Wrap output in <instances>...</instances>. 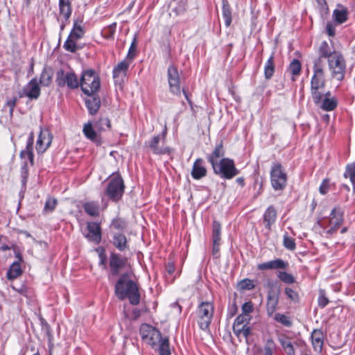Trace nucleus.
<instances>
[{
  "label": "nucleus",
  "instance_id": "1",
  "mask_svg": "<svg viewBox=\"0 0 355 355\" xmlns=\"http://www.w3.org/2000/svg\"><path fill=\"white\" fill-rule=\"evenodd\" d=\"M114 293L120 300L128 299L132 305H137L140 302L138 286L127 272L122 274L116 282Z\"/></svg>",
  "mask_w": 355,
  "mask_h": 355
},
{
  "label": "nucleus",
  "instance_id": "2",
  "mask_svg": "<svg viewBox=\"0 0 355 355\" xmlns=\"http://www.w3.org/2000/svg\"><path fill=\"white\" fill-rule=\"evenodd\" d=\"M310 92L314 103H318L320 98L323 97V89L326 86V80L324 67L321 66L319 61L313 66V76L311 79Z\"/></svg>",
  "mask_w": 355,
  "mask_h": 355
},
{
  "label": "nucleus",
  "instance_id": "3",
  "mask_svg": "<svg viewBox=\"0 0 355 355\" xmlns=\"http://www.w3.org/2000/svg\"><path fill=\"white\" fill-rule=\"evenodd\" d=\"M79 86L85 94H96L101 88L100 78L94 70H85L79 80Z\"/></svg>",
  "mask_w": 355,
  "mask_h": 355
},
{
  "label": "nucleus",
  "instance_id": "4",
  "mask_svg": "<svg viewBox=\"0 0 355 355\" xmlns=\"http://www.w3.org/2000/svg\"><path fill=\"white\" fill-rule=\"evenodd\" d=\"M196 313L199 328L202 331L209 330L214 313L213 304L209 302H200L196 309Z\"/></svg>",
  "mask_w": 355,
  "mask_h": 355
},
{
  "label": "nucleus",
  "instance_id": "5",
  "mask_svg": "<svg viewBox=\"0 0 355 355\" xmlns=\"http://www.w3.org/2000/svg\"><path fill=\"white\" fill-rule=\"evenodd\" d=\"M124 190L125 184L123 178L119 173H113L107 183L105 194L109 200L117 202L122 198Z\"/></svg>",
  "mask_w": 355,
  "mask_h": 355
},
{
  "label": "nucleus",
  "instance_id": "6",
  "mask_svg": "<svg viewBox=\"0 0 355 355\" xmlns=\"http://www.w3.org/2000/svg\"><path fill=\"white\" fill-rule=\"evenodd\" d=\"M270 178L275 191H283L287 184V174L279 162H274L271 166Z\"/></svg>",
  "mask_w": 355,
  "mask_h": 355
},
{
  "label": "nucleus",
  "instance_id": "7",
  "mask_svg": "<svg viewBox=\"0 0 355 355\" xmlns=\"http://www.w3.org/2000/svg\"><path fill=\"white\" fill-rule=\"evenodd\" d=\"M328 67L333 78L338 81H343L346 73V62L340 52L327 61Z\"/></svg>",
  "mask_w": 355,
  "mask_h": 355
},
{
  "label": "nucleus",
  "instance_id": "8",
  "mask_svg": "<svg viewBox=\"0 0 355 355\" xmlns=\"http://www.w3.org/2000/svg\"><path fill=\"white\" fill-rule=\"evenodd\" d=\"M166 137V129L165 128L161 134L153 137L146 141L145 146L155 155H170L173 150L170 147L164 146Z\"/></svg>",
  "mask_w": 355,
  "mask_h": 355
},
{
  "label": "nucleus",
  "instance_id": "9",
  "mask_svg": "<svg viewBox=\"0 0 355 355\" xmlns=\"http://www.w3.org/2000/svg\"><path fill=\"white\" fill-rule=\"evenodd\" d=\"M213 171L225 179H232L239 172L235 167L234 161L229 158H222Z\"/></svg>",
  "mask_w": 355,
  "mask_h": 355
},
{
  "label": "nucleus",
  "instance_id": "10",
  "mask_svg": "<svg viewBox=\"0 0 355 355\" xmlns=\"http://www.w3.org/2000/svg\"><path fill=\"white\" fill-rule=\"evenodd\" d=\"M140 335L141 339L152 347H156L157 343L164 338L160 331L147 324L141 326Z\"/></svg>",
  "mask_w": 355,
  "mask_h": 355
},
{
  "label": "nucleus",
  "instance_id": "11",
  "mask_svg": "<svg viewBox=\"0 0 355 355\" xmlns=\"http://www.w3.org/2000/svg\"><path fill=\"white\" fill-rule=\"evenodd\" d=\"M55 82L60 87L67 85L69 89H74L79 87V79L72 71L65 72L63 69H59L56 72Z\"/></svg>",
  "mask_w": 355,
  "mask_h": 355
},
{
  "label": "nucleus",
  "instance_id": "12",
  "mask_svg": "<svg viewBox=\"0 0 355 355\" xmlns=\"http://www.w3.org/2000/svg\"><path fill=\"white\" fill-rule=\"evenodd\" d=\"M167 78L170 92L177 96L181 94L180 78L178 70L174 65H170L167 70Z\"/></svg>",
  "mask_w": 355,
  "mask_h": 355
},
{
  "label": "nucleus",
  "instance_id": "13",
  "mask_svg": "<svg viewBox=\"0 0 355 355\" xmlns=\"http://www.w3.org/2000/svg\"><path fill=\"white\" fill-rule=\"evenodd\" d=\"M338 53L340 52L335 51L327 41H322L318 49V57L313 60V64L319 61L320 65L324 67L323 59H327L328 61Z\"/></svg>",
  "mask_w": 355,
  "mask_h": 355
},
{
  "label": "nucleus",
  "instance_id": "14",
  "mask_svg": "<svg viewBox=\"0 0 355 355\" xmlns=\"http://www.w3.org/2000/svg\"><path fill=\"white\" fill-rule=\"evenodd\" d=\"M126 262V258L121 257L117 253L112 252L109 259L110 275L113 277L118 276L121 270L125 267Z\"/></svg>",
  "mask_w": 355,
  "mask_h": 355
},
{
  "label": "nucleus",
  "instance_id": "15",
  "mask_svg": "<svg viewBox=\"0 0 355 355\" xmlns=\"http://www.w3.org/2000/svg\"><path fill=\"white\" fill-rule=\"evenodd\" d=\"M53 140V136L48 129H41L36 142V150L38 154L44 153Z\"/></svg>",
  "mask_w": 355,
  "mask_h": 355
},
{
  "label": "nucleus",
  "instance_id": "16",
  "mask_svg": "<svg viewBox=\"0 0 355 355\" xmlns=\"http://www.w3.org/2000/svg\"><path fill=\"white\" fill-rule=\"evenodd\" d=\"M88 232L85 234V238L95 244H98L102 239V230L99 223L88 222L87 223Z\"/></svg>",
  "mask_w": 355,
  "mask_h": 355
},
{
  "label": "nucleus",
  "instance_id": "17",
  "mask_svg": "<svg viewBox=\"0 0 355 355\" xmlns=\"http://www.w3.org/2000/svg\"><path fill=\"white\" fill-rule=\"evenodd\" d=\"M289 264L288 261H284L282 259H275L267 262L259 263L257 265V269L259 270H286L288 268Z\"/></svg>",
  "mask_w": 355,
  "mask_h": 355
},
{
  "label": "nucleus",
  "instance_id": "18",
  "mask_svg": "<svg viewBox=\"0 0 355 355\" xmlns=\"http://www.w3.org/2000/svg\"><path fill=\"white\" fill-rule=\"evenodd\" d=\"M40 95V88L36 78H33L23 89L21 97L25 96L31 100H36Z\"/></svg>",
  "mask_w": 355,
  "mask_h": 355
},
{
  "label": "nucleus",
  "instance_id": "19",
  "mask_svg": "<svg viewBox=\"0 0 355 355\" xmlns=\"http://www.w3.org/2000/svg\"><path fill=\"white\" fill-rule=\"evenodd\" d=\"M131 62L124 59L118 63L113 69L112 76L115 81H122L126 76Z\"/></svg>",
  "mask_w": 355,
  "mask_h": 355
},
{
  "label": "nucleus",
  "instance_id": "20",
  "mask_svg": "<svg viewBox=\"0 0 355 355\" xmlns=\"http://www.w3.org/2000/svg\"><path fill=\"white\" fill-rule=\"evenodd\" d=\"M87 97L85 100V103L89 114L95 115L97 114L101 107V98L96 94H86Z\"/></svg>",
  "mask_w": 355,
  "mask_h": 355
},
{
  "label": "nucleus",
  "instance_id": "21",
  "mask_svg": "<svg viewBox=\"0 0 355 355\" xmlns=\"http://www.w3.org/2000/svg\"><path fill=\"white\" fill-rule=\"evenodd\" d=\"M280 291L275 293L272 291H268L267 295L266 311L268 316H272L277 310L279 304Z\"/></svg>",
  "mask_w": 355,
  "mask_h": 355
},
{
  "label": "nucleus",
  "instance_id": "22",
  "mask_svg": "<svg viewBox=\"0 0 355 355\" xmlns=\"http://www.w3.org/2000/svg\"><path fill=\"white\" fill-rule=\"evenodd\" d=\"M33 143H34V134L31 132L28 137L26 148L20 152L19 157L21 159L26 157L29 161L31 166L34 164V154H33Z\"/></svg>",
  "mask_w": 355,
  "mask_h": 355
},
{
  "label": "nucleus",
  "instance_id": "23",
  "mask_svg": "<svg viewBox=\"0 0 355 355\" xmlns=\"http://www.w3.org/2000/svg\"><path fill=\"white\" fill-rule=\"evenodd\" d=\"M207 168L204 165V160L202 158L196 159L191 170V176L195 180H200L207 175Z\"/></svg>",
  "mask_w": 355,
  "mask_h": 355
},
{
  "label": "nucleus",
  "instance_id": "24",
  "mask_svg": "<svg viewBox=\"0 0 355 355\" xmlns=\"http://www.w3.org/2000/svg\"><path fill=\"white\" fill-rule=\"evenodd\" d=\"M224 155L225 151L223 149V143L220 141L215 146L212 153L207 155V159L208 162L211 164L213 169H215L216 165L218 164V159L220 157L223 158V157L224 156Z\"/></svg>",
  "mask_w": 355,
  "mask_h": 355
},
{
  "label": "nucleus",
  "instance_id": "25",
  "mask_svg": "<svg viewBox=\"0 0 355 355\" xmlns=\"http://www.w3.org/2000/svg\"><path fill=\"white\" fill-rule=\"evenodd\" d=\"M112 239L113 245L118 250L124 252L129 250L128 241L124 234L121 232L114 233Z\"/></svg>",
  "mask_w": 355,
  "mask_h": 355
},
{
  "label": "nucleus",
  "instance_id": "26",
  "mask_svg": "<svg viewBox=\"0 0 355 355\" xmlns=\"http://www.w3.org/2000/svg\"><path fill=\"white\" fill-rule=\"evenodd\" d=\"M312 345L314 350L320 352L324 344V334L321 329H314L311 334Z\"/></svg>",
  "mask_w": 355,
  "mask_h": 355
},
{
  "label": "nucleus",
  "instance_id": "27",
  "mask_svg": "<svg viewBox=\"0 0 355 355\" xmlns=\"http://www.w3.org/2000/svg\"><path fill=\"white\" fill-rule=\"evenodd\" d=\"M332 17L338 24H343L348 19V10L346 7L338 5L333 11Z\"/></svg>",
  "mask_w": 355,
  "mask_h": 355
},
{
  "label": "nucleus",
  "instance_id": "28",
  "mask_svg": "<svg viewBox=\"0 0 355 355\" xmlns=\"http://www.w3.org/2000/svg\"><path fill=\"white\" fill-rule=\"evenodd\" d=\"M58 7L60 15L68 21L72 13L71 0H59Z\"/></svg>",
  "mask_w": 355,
  "mask_h": 355
},
{
  "label": "nucleus",
  "instance_id": "29",
  "mask_svg": "<svg viewBox=\"0 0 355 355\" xmlns=\"http://www.w3.org/2000/svg\"><path fill=\"white\" fill-rule=\"evenodd\" d=\"M314 104L322 110L331 112L337 107L338 101L335 97L324 98L321 97L320 102Z\"/></svg>",
  "mask_w": 355,
  "mask_h": 355
},
{
  "label": "nucleus",
  "instance_id": "30",
  "mask_svg": "<svg viewBox=\"0 0 355 355\" xmlns=\"http://www.w3.org/2000/svg\"><path fill=\"white\" fill-rule=\"evenodd\" d=\"M263 217L266 227L270 230L272 225L275 223L277 218L275 208L273 206L268 207L264 212Z\"/></svg>",
  "mask_w": 355,
  "mask_h": 355
},
{
  "label": "nucleus",
  "instance_id": "31",
  "mask_svg": "<svg viewBox=\"0 0 355 355\" xmlns=\"http://www.w3.org/2000/svg\"><path fill=\"white\" fill-rule=\"evenodd\" d=\"M343 221V213L340 209L334 208L330 213V225L338 229Z\"/></svg>",
  "mask_w": 355,
  "mask_h": 355
},
{
  "label": "nucleus",
  "instance_id": "32",
  "mask_svg": "<svg viewBox=\"0 0 355 355\" xmlns=\"http://www.w3.org/2000/svg\"><path fill=\"white\" fill-rule=\"evenodd\" d=\"M222 3V15L225 19V24L226 27H229L231 25L232 20V10L227 0H223Z\"/></svg>",
  "mask_w": 355,
  "mask_h": 355
},
{
  "label": "nucleus",
  "instance_id": "33",
  "mask_svg": "<svg viewBox=\"0 0 355 355\" xmlns=\"http://www.w3.org/2000/svg\"><path fill=\"white\" fill-rule=\"evenodd\" d=\"M83 133L85 136L90 139L92 141L99 143L100 141L97 137V134L96 131L94 130L92 123L88 122L87 123L85 124L83 129Z\"/></svg>",
  "mask_w": 355,
  "mask_h": 355
},
{
  "label": "nucleus",
  "instance_id": "34",
  "mask_svg": "<svg viewBox=\"0 0 355 355\" xmlns=\"http://www.w3.org/2000/svg\"><path fill=\"white\" fill-rule=\"evenodd\" d=\"M274 54L272 53L264 65V77L266 80H270L275 72Z\"/></svg>",
  "mask_w": 355,
  "mask_h": 355
},
{
  "label": "nucleus",
  "instance_id": "35",
  "mask_svg": "<svg viewBox=\"0 0 355 355\" xmlns=\"http://www.w3.org/2000/svg\"><path fill=\"white\" fill-rule=\"evenodd\" d=\"M302 70V64L299 60L293 59L289 64L288 71L292 74V80H295V77L298 76Z\"/></svg>",
  "mask_w": 355,
  "mask_h": 355
},
{
  "label": "nucleus",
  "instance_id": "36",
  "mask_svg": "<svg viewBox=\"0 0 355 355\" xmlns=\"http://www.w3.org/2000/svg\"><path fill=\"white\" fill-rule=\"evenodd\" d=\"M21 273L20 263L14 261L7 272V277L8 279H14L21 275Z\"/></svg>",
  "mask_w": 355,
  "mask_h": 355
},
{
  "label": "nucleus",
  "instance_id": "37",
  "mask_svg": "<svg viewBox=\"0 0 355 355\" xmlns=\"http://www.w3.org/2000/svg\"><path fill=\"white\" fill-rule=\"evenodd\" d=\"M212 243H220L221 241V225L217 220L212 223Z\"/></svg>",
  "mask_w": 355,
  "mask_h": 355
},
{
  "label": "nucleus",
  "instance_id": "38",
  "mask_svg": "<svg viewBox=\"0 0 355 355\" xmlns=\"http://www.w3.org/2000/svg\"><path fill=\"white\" fill-rule=\"evenodd\" d=\"M85 31L80 24H78V21H74L73 28L71 29L69 36L73 40H78L83 37Z\"/></svg>",
  "mask_w": 355,
  "mask_h": 355
},
{
  "label": "nucleus",
  "instance_id": "39",
  "mask_svg": "<svg viewBox=\"0 0 355 355\" xmlns=\"http://www.w3.org/2000/svg\"><path fill=\"white\" fill-rule=\"evenodd\" d=\"M85 211L91 216H97L99 214V206L97 202H87L83 205Z\"/></svg>",
  "mask_w": 355,
  "mask_h": 355
},
{
  "label": "nucleus",
  "instance_id": "40",
  "mask_svg": "<svg viewBox=\"0 0 355 355\" xmlns=\"http://www.w3.org/2000/svg\"><path fill=\"white\" fill-rule=\"evenodd\" d=\"M158 351L159 355H171L169 348V340L167 337H164L158 343Z\"/></svg>",
  "mask_w": 355,
  "mask_h": 355
},
{
  "label": "nucleus",
  "instance_id": "41",
  "mask_svg": "<svg viewBox=\"0 0 355 355\" xmlns=\"http://www.w3.org/2000/svg\"><path fill=\"white\" fill-rule=\"evenodd\" d=\"M279 343L288 355H295V349L291 340L287 337L279 338Z\"/></svg>",
  "mask_w": 355,
  "mask_h": 355
},
{
  "label": "nucleus",
  "instance_id": "42",
  "mask_svg": "<svg viewBox=\"0 0 355 355\" xmlns=\"http://www.w3.org/2000/svg\"><path fill=\"white\" fill-rule=\"evenodd\" d=\"M276 275L278 279L284 284H292L295 282L294 276L284 270H278Z\"/></svg>",
  "mask_w": 355,
  "mask_h": 355
},
{
  "label": "nucleus",
  "instance_id": "43",
  "mask_svg": "<svg viewBox=\"0 0 355 355\" xmlns=\"http://www.w3.org/2000/svg\"><path fill=\"white\" fill-rule=\"evenodd\" d=\"M95 128L98 131H106L111 128L110 120L107 117H101L95 123Z\"/></svg>",
  "mask_w": 355,
  "mask_h": 355
},
{
  "label": "nucleus",
  "instance_id": "44",
  "mask_svg": "<svg viewBox=\"0 0 355 355\" xmlns=\"http://www.w3.org/2000/svg\"><path fill=\"white\" fill-rule=\"evenodd\" d=\"M116 23L115 22L105 27L101 32L103 37L107 40L113 39L116 32Z\"/></svg>",
  "mask_w": 355,
  "mask_h": 355
},
{
  "label": "nucleus",
  "instance_id": "45",
  "mask_svg": "<svg viewBox=\"0 0 355 355\" xmlns=\"http://www.w3.org/2000/svg\"><path fill=\"white\" fill-rule=\"evenodd\" d=\"M42 330L48 338V345L50 348L53 347V335L50 325L44 320H42Z\"/></svg>",
  "mask_w": 355,
  "mask_h": 355
},
{
  "label": "nucleus",
  "instance_id": "46",
  "mask_svg": "<svg viewBox=\"0 0 355 355\" xmlns=\"http://www.w3.org/2000/svg\"><path fill=\"white\" fill-rule=\"evenodd\" d=\"M274 320L286 327H290L292 326L291 319L290 317L284 314L279 313H275Z\"/></svg>",
  "mask_w": 355,
  "mask_h": 355
},
{
  "label": "nucleus",
  "instance_id": "47",
  "mask_svg": "<svg viewBox=\"0 0 355 355\" xmlns=\"http://www.w3.org/2000/svg\"><path fill=\"white\" fill-rule=\"evenodd\" d=\"M77 40H73L68 36L67 39L64 43L63 48L68 52L75 53L78 49L76 44Z\"/></svg>",
  "mask_w": 355,
  "mask_h": 355
},
{
  "label": "nucleus",
  "instance_id": "48",
  "mask_svg": "<svg viewBox=\"0 0 355 355\" xmlns=\"http://www.w3.org/2000/svg\"><path fill=\"white\" fill-rule=\"evenodd\" d=\"M238 287L241 291H250L254 288L255 285L253 280L246 278L238 283Z\"/></svg>",
  "mask_w": 355,
  "mask_h": 355
},
{
  "label": "nucleus",
  "instance_id": "49",
  "mask_svg": "<svg viewBox=\"0 0 355 355\" xmlns=\"http://www.w3.org/2000/svg\"><path fill=\"white\" fill-rule=\"evenodd\" d=\"M283 245L288 250L293 251L296 248L295 239L285 233L283 236Z\"/></svg>",
  "mask_w": 355,
  "mask_h": 355
},
{
  "label": "nucleus",
  "instance_id": "50",
  "mask_svg": "<svg viewBox=\"0 0 355 355\" xmlns=\"http://www.w3.org/2000/svg\"><path fill=\"white\" fill-rule=\"evenodd\" d=\"M21 182L23 187H26L28 177V173H29V168L28 166V162L26 160H25L21 165Z\"/></svg>",
  "mask_w": 355,
  "mask_h": 355
},
{
  "label": "nucleus",
  "instance_id": "51",
  "mask_svg": "<svg viewBox=\"0 0 355 355\" xmlns=\"http://www.w3.org/2000/svg\"><path fill=\"white\" fill-rule=\"evenodd\" d=\"M136 48H137V36L135 35V37L131 42L130 46L128 49L127 55L125 58V60L132 62V60L136 55Z\"/></svg>",
  "mask_w": 355,
  "mask_h": 355
},
{
  "label": "nucleus",
  "instance_id": "52",
  "mask_svg": "<svg viewBox=\"0 0 355 355\" xmlns=\"http://www.w3.org/2000/svg\"><path fill=\"white\" fill-rule=\"evenodd\" d=\"M111 226L119 231H123L127 227L126 221L121 218H116L112 220Z\"/></svg>",
  "mask_w": 355,
  "mask_h": 355
},
{
  "label": "nucleus",
  "instance_id": "53",
  "mask_svg": "<svg viewBox=\"0 0 355 355\" xmlns=\"http://www.w3.org/2000/svg\"><path fill=\"white\" fill-rule=\"evenodd\" d=\"M345 178H349L350 182H354L355 180V162L351 164H348L346 166L345 171L344 173Z\"/></svg>",
  "mask_w": 355,
  "mask_h": 355
},
{
  "label": "nucleus",
  "instance_id": "54",
  "mask_svg": "<svg viewBox=\"0 0 355 355\" xmlns=\"http://www.w3.org/2000/svg\"><path fill=\"white\" fill-rule=\"evenodd\" d=\"M276 350V344L272 339H268L265 343L263 355H273Z\"/></svg>",
  "mask_w": 355,
  "mask_h": 355
},
{
  "label": "nucleus",
  "instance_id": "55",
  "mask_svg": "<svg viewBox=\"0 0 355 355\" xmlns=\"http://www.w3.org/2000/svg\"><path fill=\"white\" fill-rule=\"evenodd\" d=\"M57 204H58V201L55 198H47V200L45 202L44 207V211L52 212L55 209Z\"/></svg>",
  "mask_w": 355,
  "mask_h": 355
},
{
  "label": "nucleus",
  "instance_id": "56",
  "mask_svg": "<svg viewBox=\"0 0 355 355\" xmlns=\"http://www.w3.org/2000/svg\"><path fill=\"white\" fill-rule=\"evenodd\" d=\"M285 294L288 299L292 300L294 302H297L299 301V295L298 293L294 291L293 288L289 287H286L284 290Z\"/></svg>",
  "mask_w": 355,
  "mask_h": 355
},
{
  "label": "nucleus",
  "instance_id": "57",
  "mask_svg": "<svg viewBox=\"0 0 355 355\" xmlns=\"http://www.w3.org/2000/svg\"><path fill=\"white\" fill-rule=\"evenodd\" d=\"M250 319L251 317L250 315L241 313L236 318L234 322L240 324L248 325Z\"/></svg>",
  "mask_w": 355,
  "mask_h": 355
},
{
  "label": "nucleus",
  "instance_id": "58",
  "mask_svg": "<svg viewBox=\"0 0 355 355\" xmlns=\"http://www.w3.org/2000/svg\"><path fill=\"white\" fill-rule=\"evenodd\" d=\"M329 303L328 298L325 296L324 291L323 290L320 291V295L318 297V306L320 308H324Z\"/></svg>",
  "mask_w": 355,
  "mask_h": 355
},
{
  "label": "nucleus",
  "instance_id": "59",
  "mask_svg": "<svg viewBox=\"0 0 355 355\" xmlns=\"http://www.w3.org/2000/svg\"><path fill=\"white\" fill-rule=\"evenodd\" d=\"M51 80V77L45 71H44L40 76V83L44 86H48L50 84Z\"/></svg>",
  "mask_w": 355,
  "mask_h": 355
},
{
  "label": "nucleus",
  "instance_id": "60",
  "mask_svg": "<svg viewBox=\"0 0 355 355\" xmlns=\"http://www.w3.org/2000/svg\"><path fill=\"white\" fill-rule=\"evenodd\" d=\"M242 313L250 315V313L253 311V304L252 302H245L241 307Z\"/></svg>",
  "mask_w": 355,
  "mask_h": 355
},
{
  "label": "nucleus",
  "instance_id": "61",
  "mask_svg": "<svg viewBox=\"0 0 355 355\" xmlns=\"http://www.w3.org/2000/svg\"><path fill=\"white\" fill-rule=\"evenodd\" d=\"M329 189V180L328 179H324L321 183L319 187V191L321 194H326Z\"/></svg>",
  "mask_w": 355,
  "mask_h": 355
},
{
  "label": "nucleus",
  "instance_id": "62",
  "mask_svg": "<svg viewBox=\"0 0 355 355\" xmlns=\"http://www.w3.org/2000/svg\"><path fill=\"white\" fill-rule=\"evenodd\" d=\"M246 325L244 324H240L236 322H234L233 324V331L234 334L239 337L241 335V330L245 328Z\"/></svg>",
  "mask_w": 355,
  "mask_h": 355
},
{
  "label": "nucleus",
  "instance_id": "63",
  "mask_svg": "<svg viewBox=\"0 0 355 355\" xmlns=\"http://www.w3.org/2000/svg\"><path fill=\"white\" fill-rule=\"evenodd\" d=\"M98 257H99V259H100V261H99V264L101 266H105V263H106V255H105V250L104 249H101V251L98 254Z\"/></svg>",
  "mask_w": 355,
  "mask_h": 355
},
{
  "label": "nucleus",
  "instance_id": "64",
  "mask_svg": "<svg viewBox=\"0 0 355 355\" xmlns=\"http://www.w3.org/2000/svg\"><path fill=\"white\" fill-rule=\"evenodd\" d=\"M220 245V243H213L212 254L216 258L219 257Z\"/></svg>",
  "mask_w": 355,
  "mask_h": 355
}]
</instances>
